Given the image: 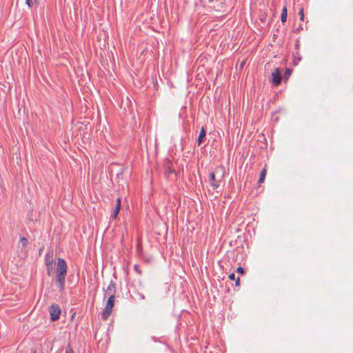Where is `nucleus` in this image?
<instances>
[{"label":"nucleus","mask_w":353,"mask_h":353,"mask_svg":"<svg viewBox=\"0 0 353 353\" xmlns=\"http://www.w3.org/2000/svg\"><path fill=\"white\" fill-rule=\"evenodd\" d=\"M67 264L63 259L59 258L57 261L56 268V281L57 287L60 291L64 290L65 283V276L67 274Z\"/></svg>","instance_id":"f257e3e1"},{"label":"nucleus","mask_w":353,"mask_h":353,"mask_svg":"<svg viewBox=\"0 0 353 353\" xmlns=\"http://www.w3.org/2000/svg\"><path fill=\"white\" fill-rule=\"evenodd\" d=\"M223 168H216L214 172L210 173V179L211 180V185L214 188H217L220 185V182L224 176Z\"/></svg>","instance_id":"f03ea898"},{"label":"nucleus","mask_w":353,"mask_h":353,"mask_svg":"<svg viewBox=\"0 0 353 353\" xmlns=\"http://www.w3.org/2000/svg\"><path fill=\"white\" fill-rule=\"evenodd\" d=\"M114 300L115 297L108 296L105 308L101 313V319L103 320H107L112 314V308L114 304Z\"/></svg>","instance_id":"7ed1b4c3"},{"label":"nucleus","mask_w":353,"mask_h":353,"mask_svg":"<svg viewBox=\"0 0 353 353\" xmlns=\"http://www.w3.org/2000/svg\"><path fill=\"white\" fill-rule=\"evenodd\" d=\"M49 312L52 321H55L59 319L61 314V308L58 305H52L50 307Z\"/></svg>","instance_id":"20e7f679"},{"label":"nucleus","mask_w":353,"mask_h":353,"mask_svg":"<svg viewBox=\"0 0 353 353\" xmlns=\"http://www.w3.org/2000/svg\"><path fill=\"white\" fill-rule=\"evenodd\" d=\"M117 292V288L115 283L112 280L108 284L105 291V296H112L115 297V294Z\"/></svg>","instance_id":"39448f33"},{"label":"nucleus","mask_w":353,"mask_h":353,"mask_svg":"<svg viewBox=\"0 0 353 353\" xmlns=\"http://www.w3.org/2000/svg\"><path fill=\"white\" fill-rule=\"evenodd\" d=\"M163 170L166 176L174 173V170L172 168V163L169 159H165L163 161Z\"/></svg>","instance_id":"423d86ee"},{"label":"nucleus","mask_w":353,"mask_h":353,"mask_svg":"<svg viewBox=\"0 0 353 353\" xmlns=\"http://www.w3.org/2000/svg\"><path fill=\"white\" fill-rule=\"evenodd\" d=\"M272 77L273 84L278 85L281 83L282 78H281V71L279 68L275 69L272 72Z\"/></svg>","instance_id":"0eeeda50"},{"label":"nucleus","mask_w":353,"mask_h":353,"mask_svg":"<svg viewBox=\"0 0 353 353\" xmlns=\"http://www.w3.org/2000/svg\"><path fill=\"white\" fill-rule=\"evenodd\" d=\"M121 199L119 197H118L117 199V205H116L115 209L114 210L113 214H112V217L113 219H116L118 216V214L121 209Z\"/></svg>","instance_id":"6e6552de"},{"label":"nucleus","mask_w":353,"mask_h":353,"mask_svg":"<svg viewBox=\"0 0 353 353\" xmlns=\"http://www.w3.org/2000/svg\"><path fill=\"white\" fill-rule=\"evenodd\" d=\"M46 265H53V255L51 252H48L45 255Z\"/></svg>","instance_id":"1a4fd4ad"},{"label":"nucleus","mask_w":353,"mask_h":353,"mask_svg":"<svg viewBox=\"0 0 353 353\" xmlns=\"http://www.w3.org/2000/svg\"><path fill=\"white\" fill-rule=\"evenodd\" d=\"M205 135H206L205 129L204 128V127H202L201 129L199 135V137L197 138L198 145H200L202 143L203 139L205 137Z\"/></svg>","instance_id":"9d476101"},{"label":"nucleus","mask_w":353,"mask_h":353,"mask_svg":"<svg viewBox=\"0 0 353 353\" xmlns=\"http://www.w3.org/2000/svg\"><path fill=\"white\" fill-rule=\"evenodd\" d=\"M294 65H298L299 62L301 60V56L299 53V52H295L294 53Z\"/></svg>","instance_id":"9b49d317"},{"label":"nucleus","mask_w":353,"mask_h":353,"mask_svg":"<svg viewBox=\"0 0 353 353\" xmlns=\"http://www.w3.org/2000/svg\"><path fill=\"white\" fill-rule=\"evenodd\" d=\"M265 176H266V170L265 168H263L260 173L259 179L258 181L259 183H263Z\"/></svg>","instance_id":"f8f14e48"},{"label":"nucleus","mask_w":353,"mask_h":353,"mask_svg":"<svg viewBox=\"0 0 353 353\" xmlns=\"http://www.w3.org/2000/svg\"><path fill=\"white\" fill-rule=\"evenodd\" d=\"M287 8L284 7L282 10L281 15V21L282 23H284L287 20Z\"/></svg>","instance_id":"ddd939ff"},{"label":"nucleus","mask_w":353,"mask_h":353,"mask_svg":"<svg viewBox=\"0 0 353 353\" xmlns=\"http://www.w3.org/2000/svg\"><path fill=\"white\" fill-rule=\"evenodd\" d=\"M46 266V272L48 276H51L53 270V265H48Z\"/></svg>","instance_id":"4468645a"},{"label":"nucleus","mask_w":353,"mask_h":353,"mask_svg":"<svg viewBox=\"0 0 353 353\" xmlns=\"http://www.w3.org/2000/svg\"><path fill=\"white\" fill-rule=\"evenodd\" d=\"M20 242L21 243L22 245L25 247L27 245L28 241L26 237H21Z\"/></svg>","instance_id":"2eb2a0df"},{"label":"nucleus","mask_w":353,"mask_h":353,"mask_svg":"<svg viewBox=\"0 0 353 353\" xmlns=\"http://www.w3.org/2000/svg\"><path fill=\"white\" fill-rule=\"evenodd\" d=\"M136 295L137 296V299H139V300H144L145 299V296L143 295V294H142L141 292H136Z\"/></svg>","instance_id":"dca6fc26"},{"label":"nucleus","mask_w":353,"mask_h":353,"mask_svg":"<svg viewBox=\"0 0 353 353\" xmlns=\"http://www.w3.org/2000/svg\"><path fill=\"white\" fill-rule=\"evenodd\" d=\"M292 73V70L290 68H287L285 72V77L288 78Z\"/></svg>","instance_id":"f3484780"},{"label":"nucleus","mask_w":353,"mask_h":353,"mask_svg":"<svg viewBox=\"0 0 353 353\" xmlns=\"http://www.w3.org/2000/svg\"><path fill=\"white\" fill-rule=\"evenodd\" d=\"M134 270L136 272H137L139 274H141V270L139 269V267L138 265L135 264L134 265Z\"/></svg>","instance_id":"a211bd4d"},{"label":"nucleus","mask_w":353,"mask_h":353,"mask_svg":"<svg viewBox=\"0 0 353 353\" xmlns=\"http://www.w3.org/2000/svg\"><path fill=\"white\" fill-rule=\"evenodd\" d=\"M26 3L29 8H32L33 6V0H26Z\"/></svg>","instance_id":"6ab92c4d"},{"label":"nucleus","mask_w":353,"mask_h":353,"mask_svg":"<svg viewBox=\"0 0 353 353\" xmlns=\"http://www.w3.org/2000/svg\"><path fill=\"white\" fill-rule=\"evenodd\" d=\"M299 48H300L299 41V40H296V43H295V50H296V52H299Z\"/></svg>","instance_id":"aec40b11"},{"label":"nucleus","mask_w":353,"mask_h":353,"mask_svg":"<svg viewBox=\"0 0 353 353\" xmlns=\"http://www.w3.org/2000/svg\"><path fill=\"white\" fill-rule=\"evenodd\" d=\"M299 14L300 15V19L301 20H303L304 19V13H303V9H301L299 12Z\"/></svg>","instance_id":"412c9836"},{"label":"nucleus","mask_w":353,"mask_h":353,"mask_svg":"<svg viewBox=\"0 0 353 353\" xmlns=\"http://www.w3.org/2000/svg\"><path fill=\"white\" fill-rule=\"evenodd\" d=\"M236 272L238 273H240V274H243L244 273V269L242 268V267H238L237 269H236Z\"/></svg>","instance_id":"4be33fe9"},{"label":"nucleus","mask_w":353,"mask_h":353,"mask_svg":"<svg viewBox=\"0 0 353 353\" xmlns=\"http://www.w3.org/2000/svg\"><path fill=\"white\" fill-rule=\"evenodd\" d=\"M228 278H229L230 280H232V281L235 280L236 279H235V274L234 273H232V274H229Z\"/></svg>","instance_id":"5701e85b"},{"label":"nucleus","mask_w":353,"mask_h":353,"mask_svg":"<svg viewBox=\"0 0 353 353\" xmlns=\"http://www.w3.org/2000/svg\"><path fill=\"white\" fill-rule=\"evenodd\" d=\"M65 353H74V351L70 347H68L66 348Z\"/></svg>","instance_id":"b1692460"},{"label":"nucleus","mask_w":353,"mask_h":353,"mask_svg":"<svg viewBox=\"0 0 353 353\" xmlns=\"http://www.w3.org/2000/svg\"><path fill=\"white\" fill-rule=\"evenodd\" d=\"M235 285H236V286H239L240 285V279H239V277H238L236 279H235Z\"/></svg>","instance_id":"393cba45"},{"label":"nucleus","mask_w":353,"mask_h":353,"mask_svg":"<svg viewBox=\"0 0 353 353\" xmlns=\"http://www.w3.org/2000/svg\"><path fill=\"white\" fill-rule=\"evenodd\" d=\"M31 353H37V351H36L35 350H32L31 351Z\"/></svg>","instance_id":"a878e982"},{"label":"nucleus","mask_w":353,"mask_h":353,"mask_svg":"<svg viewBox=\"0 0 353 353\" xmlns=\"http://www.w3.org/2000/svg\"><path fill=\"white\" fill-rule=\"evenodd\" d=\"M209 2H212L214 0H208Z\"/></svg>","instance_id":"bb28decb"}]
</instances>
